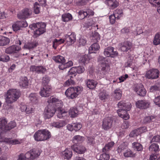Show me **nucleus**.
<instances>
[{
	"mask_svg": "<svg viewBox=\"0 0 160 160\" xmlns=\"http://www.w3.org/2000/svg\"><path fill=\"white\" fill-rule=\"evenodd\" d=\"M47 102L48 105L45 108L44 112V117L45 119L52 117L56 112V107H60L62 103V101L53 96L48 98Z\"/></svg>",
	"mask_w": 160,
	"mask_h": 160,
	"instance_id": "f257e3e1",
	"label": "nucleus"
},
{
	"mask_svg": "<svg viewBox=\"0 0 160 160\" xmlns=\"http://www.w3.org/2000/svg\"><path fill=\"white\" fill-rule=\"evenodd\" d=\"M40 154L38 150L33 149L27 152L25 154L23 153H21L17 160H34L38 157Z\"/></svg>",
	"mask_w": 160,
	"mask_h": 160,
	"instance_id": "f03ea898",
	"label": "nucleus"
},
{
	"mask_svg": "<svg viewBox=\"0 0 160 160\" xmlns=\"http://www.w3.org/2000/svg\"><path fill=\"white\" fill-rule=\"evenodd\" d=\"M82 90V87H71L66 90L65 94L69 99H73L77 97Z\"/></svg>",
	"mask_w": 160,
	"mask_h": 160,
	"instance_id": "7ed1b4c3",
	"label": "nucleus"
},
{
	"mask_svg": "<svg viewBox=\"0 0 160 160\" xmlns=\"http://www.w3.org/2000/svg\"><path fill=\"white\" fill-rule=\"evenodd\" d=\"M20 95L19 90L16 89H9L7 92L6 101L8 103H12L17 100Z\"/></svg>",
	"mask_w": 160,
	"mask_h": 160,
	"instance_id": "20e7f679",
	"label": "nucleus"
},
{
	"mask_svg": "<svg viewBox=\"0 0 160 160\" xmlns=\"http://www.w3.org/2000/svg\"><path fill=\"white\" fill-rule=\"evenodd\" d=\"M46 25L45 23L42 22H38L33 23L29 26V27L32 29H34V34L35 37H37L44 33L46 30Z\"/></svg>",
	"mask_w": 160,
	"mask_h": 160,
	"instance_id": "39448f33",
	"label": "nucleus"
},
{
	"mask_svg": "<svg viewBox=\"0 0 160 160\" xmlns=\"http://www.w3.org/2000/svg\"><path fill=\"white\" fill-rule=\"evenodd\" d=\"M21 49V47L20 46L14 45L9 46L5 50V53L15 55L16 58H18L20 55L19 52Z\"/></svg>",
	"mask_w": 160,
	"mask_h": 160,
	"instance_id": "423d86ee",
	"label": "nucleus"
},
{
	"mask_svg": "<svg viewBox=\"0 0 160 160\" xmlns=\"http://www.w3.org/2000/svg\"><path fill=\"white\" fill-rule=\"evenodd\" d=\"M98 62L102 68L101 69L102 72V76L104 77L106 73L110 70V67L109 64L107 63L105 58L102 57H99L98 58Z\"/></svg>",
	"mask_w": 160,
	"mask_h": 160,
	"instance_id": "0eeeda50",
	"label": "nucleus"
},
{
	"mask_svg": "<svg viewBox=\"0 0 160 160\" xmlns=\"http://www.w3.org/2000/svg\"><path fill=\"white\" fill-rule=\"evenodd\" d=\"M32 13V11L30 8H25L17 14V17L19 19H26L30 18Z\"/></svg>",
	"mask_w": 160,
	"mask_h": 160,
	"instance_id": "6e6552de",
	"label": "nucleus"
},
{
	"mask_svg": "<svg viewBox=\"0 0 160 160\" xmlns=\"http://www.w3.org/2000/svg\"><path fill=\"white\" fill-rule=\"evenodd\" d=\"M7 121L6 119L0 118V139L2 138L7 132Z\"/></svg>",
	"mask_w": 160,
	"mask_h": 160,
	"instance_id": "1a4fd4ad",
	"label": "nucleus"
},
{
	"mask_svg": "<svg viewBox=\"0 0 160 160\" xmlns=\"http://www.w3.org/2000/svg\"><path fill=\"white\" fill-rule=\"evenodd\" d=\"M65 44L68 46L73 44L76 40V35L75 33L72 32L70 34H66L64 36Z\"/></svg>",
	"mask_w": 160,
	"mask_h": 160,
	"instance_id": "9d476101",
	"label": "nucleus"
},
{
	"mask_svg": "<svg viewBox=\"0 0 160 160\" xmlns=\"http://www.w3.org/2000/svg\"><path fill=\"white\" fill-rule=\"evenodd\" d=\"M159 73V71L157 69H152L147 72L145 76L149 79H156L158 77Z\"/></svg>",
	"mask_w": 160,
	"mask_h": 160,
	"instance_id": "9b49d317",
	"label": "nucleus"
},
{
	"mask_svg": "<svg viewBox=\"0 0 160 160\" xmlns=\"http://www.w3.org/2000/svg\"><path fill=\"white\" fill-rule=\"evenodd\" d=\"M114 48L112 47H108L104 49V55L106 57L114 58L118 55L117 51H114Z\"/></svg>",
	"mask_w": 160,
	"mask_h": 160,
	"instance_id": "f8f14e48",
	"label": "nucleus"
},
{
	"mask_svg": "<svg viewBox=\"0 0 160 160\" xmlns=\"http://www.w3.org/2000/svg\"><path fill=\"white\" fill-rule=\"evenodd\" d=\"M113 120L111 118L106 117L103 119L102 128L104 130H107L112 127Z\"/></svg>",
	"mask_w": 160,
	"mask_h": 160,
	"instance_id": "ddd939ff",
	"label": "nucleus"
},
{
	"mask_svg": "<svg viewBox=\"0 0 160 160\" xmlns=\"http://www.w3.org/2000/svg\"><path fill=\"white\" fill-rule=\"evenodd\" d=\"M52 88L51 86H43L41 89L39 93L41 96L43 97H49L52 92Z\"/></svg>",
	"mask_w": 160,
	"mask_h": 160,
	"instance_id": "4468645a",
	"label": "nucleus"
},
{
	"mask_svg": "<svg viewBox=\"0 0 160 160\" xmlns=\"http://www.w3.org/2000/svg\"><path fill=\"white\" fill-rule=\"evenodd\" d=\"M28 24L26 21H18L14 23L12 26L13 31L16 32L21 29V28L26 27Z\"/></svg>",
	"mask_w": 160,
	"mask_h": 160,
	"instance_id": "2eb2a0df",
	"label": "nucleus"
},
{
	"mask_svg": "<svg viewBox=\"0 0 160 160\" xmlns=\"http://www.w3.org/2000/svg\"><path fill=\"white\" fill-rule=\"evenodd\" d=\"M71 148L74 152L80 154L84 153L86 151L85 147L80 144H74L71 146Z\"/></svg>",
	"mask_w": 160,
	"mask_h": 160,
	"instance_id": "dca6fc26",
	"label": "nucleus"
},
{
	"mask_svg": "<svg viewBox=\"0 0 160 160\" xmlns=\"http://www.w3.org/2000/svg\"><path fill=\"white\" fill-rule=\"evenodd\" d=\"M132 46L131 42L128 41H125L121 43L120 49L121 51L123 52H127L128 51H131Z\"/></svg>",
	"mask_w": 160,
	"mask_h": 160,
	"instance_id": "f3484780",
	"label": "nucleus"
},
{
	"mask_svg": "<svg viewBox=\"0 0 160 160\" xmlns=\"http://www.w3.org/2000/svg\"><path fill=\"white\" fill-rule=\"evenodd\" d=\"M150 103L145 100H139L136 102V107L140 109H146L149 107Z\"/></svg>",
	"mask_w": 160,
	"mask_h": 160,
	"instance_id": "a211bd4d",
	"label": "nucleus"
},
{
	"mask_svg": "<svg viewBox=\"0 0 160 160\" xmlns=\"http://www.w3.org/2000/svg\"><path fill=\"white\" fill-rule=\"evenodd\" d=\"M30 71L35 72L38 73L44 74L46 71V68L42 66H36L32 65L30 68Z\"/></svg>",
	"mask_w": 160,
	"mask_h": 160,
	"instance_id": "6ab92c4d",
	"label": "nucleus"
},
{
	"mask_svg": "<svg viewBox=\"0 0 160 160\" xmlns=\"http://www.w3.org/2000/svg\"><path fill=\"white\" fill-rule=\"evenodd\" d=\"M134 91L138 95L142 97L145 96L147 92L143 85L141 84L137 86L134 88Z\"/></svg>",
	"mask_w": 160,
	"mask_h": 160,
	"instance_id": "aec40b11",
	"label": "nucleus"
},
{
	"mask_svg": "<svg viewBox=\"0 0 160 160\" xmlns=\"http://www.w3.org/2000/svg\"><path fill=\"white\" fill-rule=\"evenodd\" d=\"M119 109L129 111L132 107L131 104L129 102H126L125 101H120L118 104Z\"/></svg>",
	"mask_w": 160,
	"mask_h": 160,
	"instance_id": "412c9836",
	"label": "nucleus"
},
{
	"mask_svg": "<svg viewBox=\"0 0 160 160\" xmlns=\"http://www.w3.org/2000/svg\"><path fill=\"white\" fill-rule=\"evenodd\" d=\"M80 17L82 18H89L90 16H92L94 14V12L90 9H87L86 11H80L78 12Z\"/></svg>",
	"mask_w": 160,
	"mask_h": 160,
	"instance_id": "4be33fe9",
	"label": "nucleus"
},
{
	"mask_svg": "<svg viewBox=\"0 0 160 160\" xmlns=\"http://www.w3.org/2000/svg\"><path fill=\"white\" fill-rule=\"evenodd\" d=\"M62 106L60 107H56V111H57V117L60 118H64L65 116H66L67 112L62 108Z\"/></svg>",
	"mask_w": 160,
	"mask_h": 160,
	"instance_id": "5701e85b",
	"label": "nucleus"
},
{
	"mask_svg": "<svg viewBox=\"0 0 160 160\" xmlns=\"http://www.w3.org/2000/svg\"><path fill=\"white\" fill-rule=\"evenodd\" d=\"M127 110L119 109L117 111L118 116L125 120H127L129 118V116L127 112Z\"/></svg>",
	"mask_w": 160,
	"mask_h": 160,
	"instance_id": "b1692460",
	"label": "nucleus"
},
{
	"mask_svg": "<svg viewBox=\"0 0 160 160\" xmlns=\"http://www.w3.org/2000/svg\"><path fill=\"white\" fill-rule=\"evenodd\" d=\"M42 129L37 131L34 133L33 138L34 140L37 141H44Z\"/></svg>",
	"mask_w": 160,
	"mask_h": 160,
	"instance_id": "393cba45",
	"label": "nucleus"
},
{
	"mask_svg": "<svg viewBox=\"0 0 160 160\" xmlns=\"http://www.w3.org/2000/svg\"><path fill=\"white\" fill-rule=\"evenodd\" d=\"M128 148V144L126 142H123L118 148L117 151L119 154L123 153Z\"/></svg>",
	"mask_w": 160,
	"mask_h": 160,
	"instance_id": "a878e982",
	"label": "nucleus"
},
{
	"mask_svg": "<svg viewBox=\"0 0 160 160\" xmlns=\"http://www.w3.org/2000/svg\"><path fill=\"white\" fill-rule=\"evenodd\" d=\"M106 4L112 9L115 8L118 6V2L116 0H106L105 1Z\"/></svg>",
	"mask_w": 160,
	"mask_h": 160,
	"instance_id": "bb28decb",
	"label": "nucleus"
},
{
	"mask_svg": "<svg viewBox=\"0 0 160 160\" xmlns=\"http://www.w3.org/2000/svg\"><path fill=\"white\" fill-rule=\"evenodd\" d=\"M1 139H2L3 142L8 143L9 144L15 145L20 143V142L17 139L12 140L10 138H4V136Z\"/></svg>",
	"mask_w": 160,
	"mask_h": 160,
	"instance_id": "cd10ccee",
	"label": "nucleus"
},
{
	"mask_svg": "<svg viewBox=\"0 0 160 160\" xmlns=\"http://www.w3.org/2000/svg\"><path fill=\"white\" fill-rule=\"evenodd\" d=\"M84 137L79 135L74 136L72 139V142L74 144H78L82 143L84 140Z\"/></svg>",
	"mask_w": 160,
	"mask_h": 160,
	"instance_id": "c85d7f7f",
	"label": "nucleus"
},
{
	"mask_svg": "<svg viewBox=\"0 0 160 160\" xmlns=\"http://www.w3.org/2000/svg\"><path fill=\"white\" fill-rule=\"evenodd\" d=\"M100 48V46L98 43H94L89 47V52L90 53H95Z\"/></svg>",
	"mask_w": 160,
	"mask_h": 160,
	"instance_id": "c756f323",
	"label": "nucleus"
},
{
	"mask_svg": "<svg viewBox=\"0 0 160 160\" xmlns=\"http://www.w3.org/2000/svg\"><path fill=\"white\" fill-rule=\"evenodd\" d=\"M52 59L55 62L60 63H64L66 61L63 56L59 55L53 57Z\"/></svg>",
	"mask_w": 160,
	"mask_h": 160,
	"instance_id": "7c9ffc66",
	"label": "nucleus"
},
{
	"mask_svg": "<svg viewBox=\"0 0 160 160\" xmlns=\"http://www.w3.org/2000/svg\"><path fill=\"white\" fill-rule=\"evenodd\" d=\"M19 84L20 86L25 88H27L28 85V81L26 77H21L19 82Z\"/></svg>",
	"mask_w": 160,
	"mask_h": 160,
	"instance_id": "2f4dec72",
	"label": "nucleus"
},
{
	"mask_svg": "<svg viewBox=\"0 0 160 160\" xmlns=\"http://www.w3.org/2000/svg\"><path fill=\"white\" fill-rule=\"evenodd\" d=\"M97 82L93 80H88L87 82V86L90 89H93L95 88L97 84Z\"/></svg>",
	"mask_w": 160,
	"mask_h": 160,
	"instance_id": "473e14b6",
	"label": "nucleus"
},
{
	"mask_svg": "<svg viewBox=\"0 0 160 160\" xmlns=\"http://www.w3.org/2000/svg\"><path fill=\"white\" fill-rule=\"evenodd\" d=\"M10 42V39L9 38L0 36V46H6Z\"/></svg>",
	"mask_w": 160,
	"mask_h": 160,
	"instance_id": "72a5a7b5",
	"label": "nucleus"
},
{
	"mask_svg": "<svg viewBox=\"0 0 160 160\" xmlns=\"http://www.w3.org/2000/svg\"><path fill=\"white\" fill-rule=\"evenodd\" d=\"M65 159H69L72 156V153L70 149H66L62 153Z\"/></svg>",
	"mask_w": 160,
	"mask_h": 160,
	"instance_id": "f704fd0d",
	"label": "nucleus"
},
{
	"mask_svg": "<svg viewBox=\"0 0 160 160\" xmlns=\"http://www.w3.org/2000/svg\"><path fill=\"white\" fill-rule=\"evenodd\" d=\"M89 60V58L88 56L85 55L80 58L79 60V62L80 64L85 65L88 62Z\"/></svg>",
	"mask_w": 160,
	"mask_h": 160,
	"instance_id": "c9c22d12",
	"label": "nucleus"
},
{
	"mask_svg": "<svg viewBox=\"0 0 160 160\" xmlns=\"http://www.w3.org/2000/svg\"><path fill=\"white\" fill-rule=\"evenodd\" d=\"M42 131L44 141L47 140L51 138V133L48 130L46 129H42Z\"/></svg>",
	"mask_w": 160,
	"mask_h": 160,
	"instance_id": "e433bc0d",
	"label": "nucleus"
},
{
	"mask_svg": "<svg viewBox=\"0 0 160 160\" xmlns=\"http://www.w3.org/2000/svg\"><path fill=\"white\" fill-rule=\"evenodd\" d=\"M62 18L63 21L68 22L72 20V15L69 13H65L62 16Z\"/></svg>",
	"mask_w": 160,
	"mask_h": 160,
	"instance_id": "4c0bfd02",
	"label": "nucleus"
},
{
	"mask_svg": "<svg viewBox=\"0 0 160 160\" xmlns=\"http://www.w3.org/2000/svg\"><path fill=\"white\" fill-rule=\"evenodd\" d=\"M38 44V42H29L25 44L24 46V48L29 49H32L37 47Z\"/></svg>",
	"mask_w": 160,
	"mask_h": 160,
	"instance_id": "58836bf2",
	"label": "nucleus"
},
{
	"mask_svg": "<svg viewBox=\"0 0 160 160\" xmlns=\"http://www.w3.org/2000/svg\"><path fill=\"white\" fill-rule=\"evenodd\" d=\"M78 111L76 108H71L69 111V115L71 116V117L74 118L78 115Z\"/></svg>",
	"mask_w": 160,
	"mask_h": 160,
	"instance_id": "ea45409f",
	"label": "nucleus"
},
{
	"mask_svg": "<svg viewBox=\"0 0 160 160\" xmlns=\"http://www.w3.org/2000/svg\"><path fill=\"white\" fill-rule=\"evenodd\" d=\"M113 96L115 99L119 100L122 96V92L119 89H117L114 91Z\"/></svg>",
	"mask_w": 160,
	"mask_h": 160,
	"instance_id": "a19ab883",
	"label": "nucleus"
},
{
	"mask_svg": "<svg viewBox=\"0 0 160 160\" xmlns=\"http://www.w3.org/2000/svg\"><path fill=\"white\" fill-rule=\"evenodd\" d=\"M113 14L117 18V19H119L123 15L122 10L121 9H117L114 12Z\"/></svg>",
	"mask_w": 160,
	"mask_h": 160,
	"instance_id": "79ce46f5",
	"label": "nucleus"
},
{
	"mask_svg": "<svg viewBox=\"0 0 160 160\" xmlns=\"http://www.w3.org/2000/svg\"><path fill=\"white\" fill-rule=\"evenodd\" d=\"M149 150L152 152H156L159 151V146L157 144L152 143L149 147Z\"/></svg>",
	"mask_w": 160,
	"mask_h": 160,
	"instance_id": "37998d69",
	"label": "nucleus"
},
{
	"mask_svg": "<svg viewBox=\"0 0 160 160\" xmlns=\"http://www.w3.org/2000/svg\"><path fill=\"white\" fill-rule=\"evenodd\" d=\"M113 142H111L106 144L103 148L102 151L103 152H107L111 149L114 144Z\"/></svg>",
	"mask_w": 160,
	"mask_h": 160,
	"instance_id": "c03bdc74",
	"label": "nucleus"
},
{
	"mask_svg": "<svg viewBox=\"0 0 160 160\" xmlns=\"http://www.w3.org/2000/svg\"><path fill=\"white\" fill-rule=\"evenodd\" d=\"M153 43L155 45L160 44V32L157 33L155 35Z\"/></svg>",
	"mask_w": 160,
	"mask_h": 160,
	"instance_id": "a18cd8bd",
	"label": "nucleus"
},
{
	"mask_svg": "<svg viewBox=\"0 0 160 160\" xmlns=\"http://www.w3.org/2000/svg\"><path fill=\"white\" fill-rule=\"evenodd\" d=\"M65 124L66 123L64 121H60L59 122H53L52 123V126L56 128H60L65 126Z\"/></svg>",
	"mask_w": 160,
	"mask_h": 160,
	"instance_id": "49530a36",
	"label": "nucleus"
},
{
	"mask_svg": "<svg viewBox=\"0 0 160 160\" xmlns=\"http://www.w3.org/2000/svg\"><path fill=\"white\" fill-rule=\"evenodd\" d=\"M132 147L134 149L137 151H141L143 149V147L141 144L136 142H134L132 143Z\"/></svg>",
	"mask_w": 160,
	"mask_h": 160,
	"instance_id": "de8ad7c7",
	"label": "nucleus"
},
{
	"mask_svg": "<svg viewBox=\"0 0 160 160\" xmlns=\"http://www.w3.org/2000/svg\"><path fill=\"white\" fill-rule=\"evenodd\" d=\"M110 158V155L107 152H103L99 156L98 160H109Z\"/></svg>",
	"mask_w": 160,
	"mask_h": 160,
	"instance_id": "09e8293b",
	"label": "nucleus"
},
{
	"mask_svg": "<svg viewBox=\"0 0 160 160\" xmlns=\"http://www.w3.org/2000/svg\"><path fill=\"white\" fill-rule=\"evenodd\" d=\"M99 96L101 100H104L108 98V94L106 91H103L100 92Z\"/></svg>",
	"mask_w": 160,
	"mask_h": 160,
	"instance_id": "8fccbe9b",
	"label": "nucleus"
},
{
	"mask_svg": "<svg viewBox=\"0 0 160 160\" xmlns=\"http://www.w3.org/2000/svg\"><path fill=\"white\" fill-rule=\"evenodd\" d=\"M50 81V78L47 76H45L42 78V84L43 86H50L48 84Z\"/></svg>",
	"mask_w": 160,
	"mask_h": 160,
	"instance_id": "3c124183",
	"label": "nucleus"
},
{
	"mask_svg": "<svg viewBox=\"0 0 160 160\" xmlns=\"http://www.w3.org/2000/svg\"><path fill=\"white\" fill-rule=\"evenodd\" d=\"M37 94L35 93H31L29 95V100L32 103L35 102L37 100Z\"/></svg>",
	"mask_w": 160,
	"mask_h": 160,
	"instance_id": "603ef678",
	"label": "nucleus"
},
{
	"mask_svg": "<svg viewBox=\"0 0 160 160\" xmlns=\"http://www.w3.org/2000/svg\"><path fill=\"white\" fill-rule=\"evenodd\" d=\"M124 156L125 157H129L133 156V154L131 150L128 148L123 153Z\"/></svg>",
	"mask_w": 160,
	"mask_h": 160,
	"instance_id": "864d4df0",
	"label": "nucleus"
},
{
	"mask_svg": "<svg viewBox=\"0 0 160 160\" xmlns=\"http://www.w3.org/2000/svg\"><path fill=\"white\" fill-rule=\"evenodd\" d=\"M40 6L38 3L36 2L34 4V12L35 14H38L39 13Z\"/></svg>",
	"mask_w": 160,
	"mask_h": 160,
	"instance_id": "5fc2aeb1",
	"label": "nucleus"
},
{
	"mask_svg": "<svg viewBox=\"0 0 160 160\" xmlns=\"http://www.w3.org/2000/svg\"><path fill=\"white\" fill-rule=\"evenodd\" d=\"M16 123L15 122L11 121L7 125V127H6L7 131L14 128L16 126Z\"/></svg>",
	"mask_w": 160,
	"mask_h": 160,
	"instance_id": "6e6d98bb",
	"label": "nucleus"
},
{
	"mask_svg": "<svg viewBox=\"0 0 160 160\" xmlns=\"http://www.w3.org/2000/svg\"><path fill=\"white\" fill-rule=\"evenodd\" d=\"M70 78L67 80L64 84L65 87L69 86L70 85H74L75 84V82L73 80L71 79L72 76H70Z\"/></svg>",
	"mask_w": 160,
	"mask_h": 160,
	"instance_id": "4d7b16f0",
	"label": "nucleus"
},
{
	"mask_svg": "<svg viewBox=\"0 0 160 160\" xmlns=\"http://www.w3.org/2000/svg\"><path fill=\"white\" fill-rule=\"evenodd\" d=\"M10 59L9 56L6 54H3L0 56V61L7 62Z\"/></svg>",
	"mask_w": 160,
	"mask_h": 160,
	"instance_id": "13d9d810",
	"label": "nucleus"
},
{
	"mask_svg": "<svg viewBox=\"0 0 160 160\" xmlns=\"http://www.w3.org/2000/svg\"><path fill=\"white\" fill-rule=\"evenodd\" d=\"M88 2L87 0H78L76 2L77 5L81 7L85 5Z\"/></svg>",
	"mask_w": 160,
	"mask_h": 160,
	"instance_id": "bf43d9fd",
	"label": "nucleus"
},
{
	"mask_svg": "<svg viewBox=\"0 0 160 160\" xmlns=\"http://www.w3.org/2000/svg\"><path fill=\"white\" fill-rule=\"evenodd\" d=\"M87 143L90 145L94 146L95 144L94 138L92 137H88Z\"/></svg>",
	"mask_w": 160,
	"mask_h": 160,
	"instance_id": "052dcab7",
	"label": "nucleus"
},
{
	"mask_svg": "<svg viewBox=\"0 0 160 160\" xmlns=\"http://www.w3.org/2000/svg\"><path fill=\"white\" fill-rule=\"evenodd\" d=\"M140 134L138 132V130L135 129L132 131L129 134V136L131 137H133L138 136Z\"/></svg>",
	"mask_w": 160,
	"mask_h": 160,
	"instance_id": "680f3d73",
	"label": "nucleus"
},
{
	"mask_svg": "<svg viewBox=\"0 0 160 160\" xmlns=\"http://www.w3.org/2000/svg\"><path fill=\"white\" fill-rule=\"evenodd\" d=\"M77 68L76 67H74L72 68L68 72V74L69 75L74 74L75 76L76 72H77Z\"/></svg>",
	"mask_w": 160,
	"mask_h": 160,
	"instance_id": "e2e57ef3",
	"label": "nucleus"
},
{
	"mask_svg": "<svg viewBox=\"0 0 160 160\" xmlns=\"http://www.w3.org/2000/svg\"><path fill=\"white\" fill-rule=\"evenodd\" d=\"M74 130L76 131L79 130L82 127V125L79 123H73Z\"/></svg>",
	"mask_w": 160,
	"mask_h": 160,
	"instance_id": "0e129e2a",
	"label": "nucleus"
},
{
	"mask_svg": "<svg viewBox=\"0 0 160 160\" xmlns=\"http://www.w3.org/2000/svg\"><path fill=\"white\" fill-rule=\"evenodd\" d=\"M76 68H77V72L78 73H82L83 72L85 71L84 68L82 66H79L77 67H76Z\"/></svg>",
	"mask_w": 160,
	"mask_h": 160,
	"instance_id": "69168bd1",
	"label": "nucleus"
},
{
	"mask_svg": "<svg viewBox=\"0 0 160 160\" xmlns=\"http://www.w3.org/2000/svg\"><path fill=\"white\" fill-rule=\"evenodd\" d=\"M150 3L155 6L160 5V0H149Z\"/></svg>",
	"mask_w": 160,
	"mask_h": 160,
	"instance_id": "338daca9",
	"label": "nucleus"
},
{
	"mask_svg": "<svg viewBox=\"0 0 160 160\" xmlns=\"http://www.w3.org/2000/svg\"><path fill=\"white\" fill-rule=\"evenodd\" d=\"M109 18L110 22L111 24L114 23L116 21V19H117L116 17L113 14L110 16Z\"/></svg>",
	"mask_w": 160,
	"mask_h": 160,
	"instance_id": "774afa93",
	"label": "nucleus"
}]
</instances>
